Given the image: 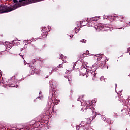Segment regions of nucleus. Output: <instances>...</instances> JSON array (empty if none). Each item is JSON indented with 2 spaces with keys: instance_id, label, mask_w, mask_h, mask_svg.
I'll list each match as a JSON object with an SVG mask.
<instances>
[{
  "instance_id": "obj_1",
  "label": "nucleus",
  "mask_w": 130,
  "mask_h": 130,
  "mask_svg": "<svg viewBox=\"0 0 130 130\" xmlns=\"http://www.w3.org/2000/svg\"><path fill=\"white\" fill-rule=\"evenodd\" d=\"M16 8L17 5H14L12 8H7V6H0V13H8V12L13 11V10H16Z\"/></svg>"
},
{
  "instance_id": "obj_2",
  "label": "nucleus",
  "mask_w": 130,
  "mask_h": 130,
  "mask_svg": "<svg viewBox=\"0 0 130 130\" xmlns=\"http://www.w3.org/2000/svg\"><path fill=\"white\" fill-rule=\"evenodd\" d=\"M26 2V0H20L19 2L20 4H24Z\"/></svg>"
},
{
  "instance_id": "obj_3",
  "label": "nucleus",
  "mask_w": 130,
  "mask_h": 130,
  "mask_svg": "<svg viewBox=\"0 0 130 130\" xmlns=\"http://www.w3.org/2000/svg\"><path fill=\"white\" fill-rule=\"evenodd\" d=\"M32 1H34V0H32ZM40 1H42V0H35L34 1V3H35V2H40Z\"/></svg>"
},
{
  "instance_id": "obj_4",
  "label": "nucleus",
  "mask_w": 130,
  "mask_h": 130,
  "mask_svg": "<svg viewBox=\"0 0 130 130\" xmlns=\"http://www.w3.org/2000/svg\"><path fill=\"white\" fill-rule=\"evenodd\" d=\"M82 42H84V43H86V40H82L81 41Z\"/></svg>"
},
{
  "instance_id": "obj_5",
  "label": "nucleus",
  "mask_w": 130,
  "mask_h": 130,
  "mask_svg": "<svg viewBox=\"0 0 130 130\" xmlns=\"http://www.w3.org/2000/svg\"><path fill=\"white\" fill-rule=\"evenodd\" d=\"M95 56H96L97 57H100V54L96 55Z\"/></svg>"
},
{
  "instance_id": "obj_6",
  "label": "nucleus",
  "mask_w": 130,
  "mask_h": 130,
  "mask_svg": "<svg viewBox=\"0 0 130 130\" xmlns=\"http://www.w3.org/2000/svg\"><path fill=\"white\" fill-rule=\"evenodd\" d=\"M59 68H61L62 66H61V65L60 64V65L59 66Z\"/></svg>"
},
{
  "instance_id": "obj_7",
  "label": "nucleus",
  "mask_w": 130,
  "mask_h": 130,
  "mask_svg": "<svg viewBox=\"0 0 130 130\" xmlns=\"http://www.w3.org/2000/svg\"><path fill=\"white\" fill-rule=\"evenodd\" d=\"M103 78H104V77L102 76V77H101V79H103Z\"/></svg>"
},
{
  "instance_id": "obj_8",
  "label": "nucleus",
  "mask_w": 130,
  "mask_h": 130,
  "mask_svg": "<svg viewBox=\"0 0 130 130\" xmlns=\"http://www.w3.org/2000/svg\"><path fill=\"white\" fill-rule=\"evenodd\" d=\"M62 57V56H61L60 58H61Z\"/></svg>"
},
{
  "instance_id": "obj_9",
  "label": "nucleus",
  "mask_w": 130,
  "mask_h": 130,
  "mask_svg": "<svg viewBox=\"0 0 130 130\" xmlns=\"http://www.w3.org/2000/svg\"><path fill=\"white\" fill-rule=\"evenodd\" d=\"M78 31H79L78 30H77H77H76V31H75V32H78Z\"/></svg>"
},
{
  "instance_id": "obj_10",
  "label": "nucleus",
  "mask_w": 130,
  "mask_h": 130,
  "mask_svg": "<svg viewBox=\"0 0 130 130\" xmlns=\"http://www.w3.org/2000/svg\"><path fill=\"white\" fill-rule=\"evenodd\" d=\"M70 37H73V36H71Z\"/></svg>"
},
{
  "instance_id": "obj_11",
  "label": "nucleus",
  "mask_w": 130,
  "mask_h": 130,
  "mask_svg": "<svg viewBox=\"0 0 130 130\" xmlns=\"http://www.w3.org/2000/svg\"><path fill=\"white\" fill-rule=\"evenodd\" d=\"M70 37H73V36H71Z\"/></svg>"
}]
</instances>
